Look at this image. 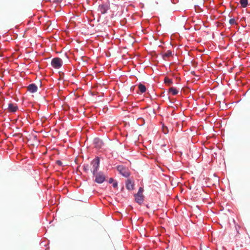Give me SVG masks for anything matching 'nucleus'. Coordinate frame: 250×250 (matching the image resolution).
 <instances>
[{
    "instance_id": "8",
    "label": "nucleus",
    "mask_w": 250,
    "mask_h": 250,
    "mask_svg": "<svg viewBox=\"0 0 250 250\" xmlns=\"http://www.w3.org/2000/svg\"><path fill=\"white\" fill-rule=\"evenodd\" d=\"M8 109L11 112H16L18 109V106L15 104L10 103L8 104Z\"/></svg>"
},
{
    "instance_id": "11",
    "label": "nucleus",
    "mask_w": 250,
    "mask_h": 250,
    "mask_svg": "<svg viewBox=\"0 0 250 250\" xmlns=\"http://www.w3.org/2000/svg\"><path fill=\"white\" fill-rule=\"evenodd\" d=\"M169 92H171L172 95H175L178 93V90L176 88L171 87L169 88Z\"/></svg>"
},
{
    "instance_id": "10",
    "label": "nucleus",
    "mask_w": 250,
    "mask_h": 250,
    "mask_svg": "<svg viewBox=\"0 0 250 250\" xmlns=\"http://www.w3.org/2000/svg\"><path fill=\"white\" fill-rule=\"evenodd\" d=\"M138 88H139V90L140 91V92L142 93H144L146 91V86L144 84H143L142 83H140L139 84Z\"/></svg>"
},
{
    "instance_id": "6",
    "label": "nucleus",
    "mask_w": 250,
    "mask_h": 250,
    "mask_svg": "<svg viewBox=\"0 0 250 250\" xmlns=\"http://www.w3.org/2000/svg\"><path fill=\"white\" fill-rule=\"evenodd\" d=\"M135 201L139 204H141L144 201L143 195L136 194L135 195Z\"/></svg>"
},
{
    "instance_id": "21",
    "label": "nucleus",
    "mask_w": 250,
    "mask_h": 250,
    "mask_svg": "<svg viewBox=\"0 0 250 250\" xmlns=\"http://www.w3.org/2000/svg\"><path fill=\"white\" fill-rule=\"evenodd\" d=\"M56 163L59 166H62V162L61 161H60V160L57 161Z\"/></svg>"
},
{
    "instance_id": "18",
    "label": "nucleus",
    "mask_w": 250,
    "mask_h": 250,
    "mask_svg": "<svg viewBox=\"0 0 250 250\" xmlns=\"http://www.w3.org/2000/svg\"><path fill=\"white\" fill-rule=\"evenodd\" d=\"M95 143H99V146H101V144H102V142L99 139H95Z\"/></svg>"
},
{
    "instance_id": "5",
    "label": "nucleus",
    "mask_w": 250,
    "mask_h": 250,
    "mask_svg": "<svg viewBox=\"0 0 250 250\" xmlns=\"http://www.w3.org/2000/svg\"><path fill=\"white\" fill-rule=\"evenodd\" d=\"M27 89L31 93H34L37 91L38 87L35 84L32 83L28 86Z\"/></svg>"
},
{
    "instance_id": "23",
    "label": "nucleus",
    "mask_w": 250,
    "mask_h": 250,
    "mask_svg": "<svg viewBox=\"0 0 250 250\" xmlns=\"http://www.w3.org/2000/svg\"><path fill=\"white\" fill-rule=\"evenodd\" d=\"M58 2H61L62 0H56Z\"/></svg>"
},
{
    "instance_id": "9",
    "label": "nucleus",
    "mask_w": 250,
    "mask_h": 250,
    "mask_svg": "<svg viewBox=\"0 0 250 250\" xmlns=\"http://www.w3.org/2000/svg\"><path fill=\"white\" fill-rule=\"evenodd\" d=\"M107 7L106 5L102 4L99 6V11L101 14H104L106 12Z\"/></svg>"
},
{
    "instance_id": "16",
    "label": "nucleus",
    "mask_w": 250,
    "mask_h": 250,
    "mask_svg": "<svg viewBox=\"0 0 250 250\" xmlns=\"http://www.w3.org/2000/svg\"><path fill=\"white\" fill-rule=\"evenodd\" d=\"M143 188H140L137 194L143 195Z\"/></svg>"
},
{
    "instance_id": "4",
    "label": "nucleus",
    "mask_w": 250,
    "mask_h": 250,
    "mask_svg": "<svg viewBox=\"0 0 250 250\" xmlns=\"http://www.w3.org/2000/svg\"><path fill=\"white\" fill-rule=\"evenodd\" d=\"M117 168L119 172L124 177H127L129 176L130 173L129 170L126 167L123 166H119Z\"/></svg>"
},
{
    "instance_id": "19",
    "label": "nucleus",
    "mask_w": 250,
    "mask_h": 250,
    "mask_svg": "<svg viewBox=\"0 0 250 250\" xmlns=\"http://www.w3.org/2000/svg\"><path fill=\"white\" fill-rule=\"evenodd\" d=\"M88 165H86V166H84L83 167V169L85 171H87L89 169V167H88Z\"/></svg>"
},
{
    "instance_id": "20",
    "label": "nucleus",
    "mask_w": 250,
    "mask_h": 250,
    "mask_svg": "<svg viewBox=\"0 0 250 250\" xmlns=\"http://www.w3.org/2000/svg\"><path fill=\"white\" fill-rule=\"evenodd\" d=\"M117 186H118V184H117V183L116 182H114V183H113V187L114 188H117Z\"/></svg>"
},
{
    "instance_id": "14",
    "label": "nucleus",
    "mask_w": 250,
    "mask_h": 250,
    "mask_svg": "<svg viewBox=\"0 0 250 250\" xmlns=\"http://www.w3.org/2000/svg\"><path fill=\"white\" fill-rule=\"evenodd\" d=\"M164 82L168 84L169 85L171 84L172 83V81L171 79H169V78L166 77L164 80Z\"/></svg>"
},
{
    "instance_id": "13",
    "label": "nucleus",
    "mask_w": 250,
    "mask_h": 250,
    "mask_svg": "<svg viewBox=\"0 0 250 250\" xmlns=\"http://www.w3.org/2000/svg\"><path fill=\"white\" fill-rule=\"evenodd\" d=\"M172 55V52L170 50L167 51L164 55H163V58H167L171 56Z\"/></svg>"
},
{
    "instance_id": "22",
    "label": "nucleus",
    "mask_w": 250,
    "mask_h": 250,
    "mask_svg": "<svg viewBox=\"0 0 250 250\" xmlns=\"http://www.w3.org/2000/svg\"><path fill=\"white\" fill-rule=\"evenodd\" d=\"M114 181V180L113 178H110L109 180V183H113Z\"/></svg>"
},
{
    "instance_id": "7",
    "label": "nucleus",
    "mask_w": 250,
    "mask_h": 250,
    "mask_svg": "<svg viewBox=\"0 0 250 250\" xmlns=\"http://www.w3.org/2000/svg\"><path fill=\"white\" fill-rule=\"evenodd\" d=\"M126 187L129 190H132L133 189L134 185L130 180H127L126 182Z\"/></svg>"
},
{
    "instance_id": "2",
    "label": "nucleus",
    "mask_w": 250,
    "mask_h": 250,
    "mask_svg": "<svg viewBox=\"0 0 250 250\" xmlns=\"http://www.w3.org/2000/svg\"><path fill=\"white\" fill-rule=\"evenodd\" d=\"M51 64L54 68L59 69L62 65V61L61 58L56 57L52 60Z\"/></svg>"
},
{
    "instance_id": "3",
    "label": "nucleus",
    "mask_w": 250,
    "mask_h": 250,
    "mask_svg": "<svg viewBox=\"0 0 250 250\" xmlns=\"http://www.w3.org/2000/svg\"><path fill=\"white\" fill-rule=\"evenodd\" d=\"M94 175L95 177V182L97 183L102 184L105 180V176L102 172L96 173Z\"/></svg>"
},
{
    "instance_id": "1",
    "label": "nucleus",
    "mask_w": 250,
    "mask_h": 250,
    "mask_svg": "<svg viewBox=\"0 0 250 250\" xmlns=\"http://www.w3.org/2000/svg\"><path fill=\"white\" fill-rule=\"evenodd\" d=\"M100 164V159L98 157L96 158L91 163L92 167L90 168V171L92 172L93 175H95L99 168Z\"/></svg>"
},
{
    "instance_id": "12",
    "label": "nucleus",
    "mask_w": 250,
    "mask_h": 250,
    "mask_svg": "<svg viewBox=\"0 0 250 250\" xmlns=\"http://www.w3.org/2000/svg\"><path fill=\"white\" fill-rule=\"evenodd\" d=\"M240 3L242 7H246L248 5V0H240Z\"/></svg>"
},
{
    "instance_id": "15",
    "label": "nucleus",
    "mask_w": 250,
    "mask_h": 250,
    "mask_svg": "<svg viewBox=\"0 0 250 250\" xmlns=\"http://www.w3.org/2000/svg\"><path fill=\"white\" fill-rule=\"evenodd\" d=\"M162 130L163 132L166 134L168 132L167 127V126H165L164 125H163L162 127Z\"/></svg>"
},
{
    "instance_id": "17",
    "label": "nucleus",
    "mask_w": 250,
    "mask_h": 250,
    "mask_svg": "<svg viewBox=\"0 0 250 250\" xmlns=\"http://www.w3.org/2000/svg\"><path fill=\"white\" fill-rule=\"evenodd\" d=\"M230 24H234L235 23V20L234 19H231L229 21Z\"/></svg>"
}]
</instances>
